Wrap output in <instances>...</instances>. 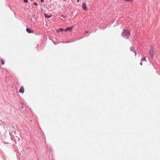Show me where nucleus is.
Masks as SVG:
<instances>
[{
  "mask_svg": "<svg viewBox=\"0 0 160 160\" xmlns=\"http://www.w3.org/2000/svg\"><path fill=\"white\" fill-rule=\"evenodd\" d=\"M61 17L63 18H67V16L66 15V14H63V15H62V16H61Z\"/></svg>",
  "mask_w": 160,
  "mask_h": 160,
  "instance_id": "nucleus-11",
  "label": "nucleus"
},
{
  "mask_svg": "<svg viewBox=\"0 0 160 160\" xmlns=\"http://www.w3.org/2000/svg\"><path fill=\"white\" fill-rule=\"evenodd\" d=\"M154 49L153 48H151L150 50V55L152 58H154L155 53L154 52Z\"/></svg>",
  "mask_w": 160,
  "mask_h": 160,
  "instance_id": "nucleus-3",
  "label": "nucleus"
},
{
  "mask_svg": "<svg viewBox=\"0 0 160 160\" xmlns=\"http://www.w3.org/2000/svg\"><path fill=\"white\" fill-rule=\"evenodd\" d=\"M79 0H77V2H79Z\"/></svg>",
  "mask_w": 160,
  "mask_h": 160,
  "instance_id": "nucleus-17",
  "label": "nucleus"
},
{
  "mask_svg": "<svg viewBox=\"0 0 160 160\" xmlns=\"http://www.w3.org/2000/svg\"><path fill=\"white\" fill-rule=\"evenodd\" d=\"M146 58L145 57H143L142 58L141 60V61L143 63V65L146 64V61L145 60Z\"/></svg>",
  "mask_w": 160,
  "mask_h": 160,
  "instance_id": "nucleus-5",
  "label": "nucleus"
},
{
  "mask_svg": "<svg viewBox=\"0 0 160 160\" xmlns=\"http://www.w3.org/2000/svg\"><path fill=\"white\" fill-rule=\"evenodd\" d=\"M82 8L84 10H85V11H87L88 10H87L88 8L86 6V4L85 3H82Z\"/></svg>",
  "mask_w": 160,
  "mask_h": 160,
  "instance_id": "nucleus-4",
  "label": "nucleus"
},
{
  "mask_svg": "<svg viewBox=\"0 0 160 160\" xmlns=\"http://www.w3.org/2000/svg\"><path fill=\"white\" fill-rule=\"evenodd\" d=\"M1 63L2 65H4V62L3 61L2 59L1 61Z\"/></svg>",
  "mask_w": 160,
  "mask_h": 160,
  "instance_id": "nucleus-12",
  "label": "nucleus"
},
{
  "mask_svg": "<svg viewBox=\"0 0 160 160\" xmlns=\"http://www.w3.org/2000/svg\"><path fill=\"white\" fill-rule=\"evenodd\" d=\"M24 2H28V0H24Z\"/></svg>",
  "mask_w": 160,
  "mask_h": 160,
  "instance_id": "nucleus-13",
  "label": "nucleus"
},
{
  "mask_svg": "<svg viewBox=\"0 0 160 160\" xmlns=\"http://www.w3.org/2000/svg\"><path fill=\"white\" fill-rule=\"evenodd\" d=\"M131 52L130 54L132 56H135L136 54V52L135 50L132 48H130Z\"/></svg>",
  "mask_w": 160,
  "mask_h": 160,
  "instance_id": "nucleus-2",
  "label": "nucleus"
},
{
  "mask_svg": "<svg viewBox=\"0 0 160 160\" xmlns=\"http://www.w3.org/2000/svg\"><path fill=\"white\" fill-rule=\"evenodd\" d=\"M26 31L29 33H32L33 32V31L29 28H27Z\"/></svg>",
  "mask_w": 160,
  "mask_h": 160,
  "instance_id": "nucleus-8",
  "label": "nucleus"
},
{
  "mask_svg": "<svg viewBox=\"0 0 160 160\" xmlns=\"http://www.w3.org/2000/svg\"><path fill=\"white\" fill-rule=\"evenodd\" d=\"M142 62H141V64H140L141 65H142Z\"/></svg>",
  "mask_w": 160,
  "mask_h": 160,
  "instance_id": "nucleus-15",
  "label": "nucleus"
},
{
  "mask_svg": "<svg viewBox=\"0 0 160 160\" xmlns=\"http://www.w3.org/2000/svg\"><path fill=\"white\" fill-rule=\"evenodd\" d=\"M64 31V30H63L62 28H60L57 30V32L58 33L61 31Z\"/></svg>",
  "mask_w": 160,
  "mask_h": 160,
  "instance_id": "nucleus-10",
  "label": "nucleus"
},
{
  "mask_svg": "<svg viewBox=\"0 0 160 160\" xmlns=\"http://www.w3.org/2000/svg\"><path fill=\"white\" fill-rule=\"evenodd\" d=\"M34 4L35 5H38V4L37 3H36V2H34Z\"/></svg>",
  "mask_w": 160,
  "mask_h": 160,
  "instance_id": "nucleus-14",
  "label": "nucleus"
},
{
  "mask_svg": "<svg viewBox=\"0 0 160 160\" xmlns=\"http://www.w3.org/2000/svg\"><path fill=\"white\" fill-rule=\"evenodd\" d=\"M24 91V88L22 86L21 87L19 90V92L20 93H23Z\"/></svg>",
  "mask_w": 160,
  "mask_h": 160,
  "instance_id": "nucleus-6",
  "label": "nucleus"
},
{
  "mask_svg": "<svg viewBox=\"0 0 160 160\" xmlns=\"http://www.w3.org/2000/svg\"><path fill=\"white\" fill-rule=\"evenodd\" d=\"M73 28V26H72L71 27H68L65 30H64V31H66L67 30H69L70 31H71V30Z\"/></svg>",
  "mask_w": 160,
  "mask_h": 160,
  "instance_id": "nucleus-9",
  "label": "nucleus"
},
{
  "mask_svg": "<svg viewBox=\"0 0 160 160\" xmlns=\"http://www.w3.org/2000/svg\"><path fill=\"white\" fill-rule=\"evenodd\" d=\"M44 16L46 18H51L52 16V14H50V13L49 14H47L45 13L44 14Z\"/></svg>",
  "mask_w": 160,
  "mask_h": 160,
  "instance_id": "nucleus-7",
  "label": "nucleus"
},
{
  "mask_svg": "<svg viewBox=\"0 0 160 160\" xmlns=\"http://www.w3.org/2000/svg\"><path fill=\"white\" fill-rule=\"evenodd\" d=\"M130 35V32L128 30H124L122 34V35L123 37L126 39H127Z\"/></svg>",
  "mask_w": 160,
  "mask_h": 160,
  "instance_id": "nucleus-1",
  "label": "nucleus"
},
{
  "mask_svg": "<svg viewBox=\"0 0 160 160\" xmlns=\"http://www.w3.org/2000/svg\"><path fill=\"white\" fill-rule=\"evenodd\" d=\"M44 0H41V2H43V1H44Z\"/></svg>",
  "mask_w": 160,
  "mask_h": 160,
  "instance_id": "nucleus-16",
  "label": "nucleus"
}]
</instances>
